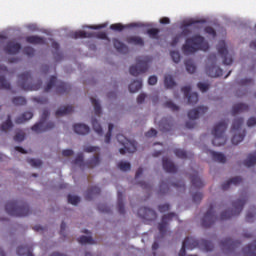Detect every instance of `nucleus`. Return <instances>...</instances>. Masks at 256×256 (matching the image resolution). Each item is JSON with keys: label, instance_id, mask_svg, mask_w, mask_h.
Masks as SVG:
<instances>
[{"label": "nucleus", "instance_id": "obj_5", "mask_svg": "<svg viewBox=\"0 0 256 256\" xmlns=\"http://www.w3.org/2000/svg\"><path fill=\"white\" fill-rule=\"evenodd\" d=\"M247 203V196H244L232 203V209L223 211L220 215V221H227V219H231V217H237L243 211V207Z\"/></svg>", "mask_w": 256, "mask_h": 256}, {"label": "nucleus", "instance_id": "obj_6", "mask_svg": "<svg viewBox=\"0 0 256 256\" xmlns=\"http://www.w3.org/2000/svg\"><path fill=\"white\" fill-rule=\"evenodd\" d=\"M153 61L151 56H140L136 58V65L130 67V75L138 77L141 73H146L149 69V64Z\"/></svg>", "mask_w": 256, "mask_h": 256}, {"label": "nucleus", "instance_id": "obj_14", "mask_svg": "<svg viewBox=\"0 0 256 256\" xmlns=\"http://www.w3.org/2000/svg\"><path fill=\"white\" fill-rule=\"evenodd\" d=\"M188 240V245H193V241L195 243H197L195 245V248L196 247H199L200 249H202V251H206V253H208V251H213V243L211 241H207V240H197L193 237H186L184 239V241H187Z\"/></svg>", "mask_w": 256, "mask_h": 256}, {"label": "nucleus", "instance_id": "obj_22", "mask_svg": "<svg viewBox=\"0 0 256 256\" xmlns=\"http://www.w3.org/2000/svg\"><path fill=\"white\" fill-rule=\"evenodd\" d=\"M113 45L118 53H123L124 55H127V53H129V47L125 45V43L119 41V39L114 38Z\"/></svg>", "mask_w": 256, "mask_h": 256}, {"label": "nucleus", "instance_id": "obj_61", "mask_svg": "<svg viewBox=\"0 0 256 256\" xmlns=\"http://www.w3.org/2000/svg\"><path fill=\"white\" fill-rule=\"evenodd\" d=\"M170 55L172 57V61H174V63H179V61H181V54L177 51H172L170 52Z\"/></svg>", "mask_w": 256, "mask_h": 256}, {"label": "nucleus", "instance_id": "obj_47", "mask_svg": "<svg viewBox=\"0 0 256 256\" xmlns=\"http://www.w3.org/2000/svg\"><path fill=\"white\" fill-rule=\"evenodd\" d=\"M78 242L81 245H87V243L90 244V245H93L95 243V241L93 240V238L91 236H81L78 239Z\"/></svg>", "mask_w": 256, "mask_h": 256}, {"label": "nucleus", "instance_id": "obj_54", "mask_svg": "<svg viewBox=\"0 0 256 256\" xmlns=\"http://www.w3.org/2000/svg\"><path fill=\"white\" fill-rule=\"evenodd\" d=\"M118 169L120 171H131V163L121 161L118 163Z\"/></svg>", "mask_w": 256, "mask_h": 256}, {"label": "nucleus", "instance_id": "obj_13", "mask_svg": "<svg viewBox=\"0 0 256 256\" xmlns=\"http://www.w3.org/2000/svg\"><path fill=\"white\" fill-rule=\"evenodd\" d=\"M213 209L214 206L211 204L202 218L201 224L205 229H209V227L215 225V222L217 221V215H215V211Z\"/></svg>", "mask_w": 256, "mask_h": 256}, {"label": "nucleus", "instance_id": "obj_37", "mask_svg": "<svg viewBox=\"0 0 256 256\" xmlns=\"http://www.w3.org/2000/svg\"><path fill=\"white\" fill-rule=\"evenodd\" d=\"M9 129H13V122L11 121V115H8L7 120L0 126V131L7 133Z\"/></svg>", "mask_w": 256, "mask_h": 256}, {"label": "nucleus", "instance_id": "obj_11", "mask_svg": "<svg viewBox=\"0 0 256 256\" xmlns=\"http://www.w3.org/2000/svg\"><path fill=\"white\" fill-rule=\"evenodd\" d=\"M209 111V108L205 106H199L196 109H192L188 111V118L190 119L188 122H186L187 129H195V126L197 125L195 123V119H199V115H205Z\"/></svg>", "mask_w": 256, "mask_h": 256}, {"label": "nucleus", "instance_id": "obj_62", "mask_svg": "<svg viewBox=\"0 0 256 256\" xmlns=\"http://www.w3.org/2000/svg\"><path fill=\"white\" fill-rule=\"evenodd\" d=\"M110 29L112 31H123V29H125V25L121 23L112 24L110 25Z\"/></svg>", "mask_w": 256, "mask_h": 256}, {"label": "nucleus", "instance_id": "obj_39", "mask_svg": "<svg viewBox=\"0 0 256 256\" xmlns=\"http://www.w3.org/2000/svg\"><path fill=\"white\" fill-rule=\"evenodd\" d=\"M164 85H165L166 89H173V87H175V85H177V83L173 79V76L166 75L164 77Z\"/></svg>", "mask_w": 256, "mask_h": 256}, {"label": "nucleus", "instance_id": "obj_10", "mask_svg": "<svg viewBox=\"0 0 256 256\" xmlns=\"http://www.w3.org/2000/svg\"><path fill=\"white\" fill-rule=\"evenodd\" d=\"M208 61L211 63L210 66L206 67L208 77H223V69L217 66V54H210Z\"/></svg>", "mask_w": 256, "mask_h": 256}, {"label": "nucleus", "instance_id": "obj_28", "mask_svg": "<svg viewBox=\"0 0 256 256\" xmlns=\"http://www.w3.org/2000/svg\"><path fill=\"white\" fill-rule=\"evenodd\" d=\"M244 256H256V240L242 249Z\"/></svg>", "mask_w": 256, "mask_h": 256}, {"label": "nucleus", "instance_id": "obj_32", "mask_svg": "<svg viewBox=\"0 0 256 256\" xmlns=\"http://www.w3.org/2000/svg\"><path fill=\"white\" fill-rule=\"evenodd\" d=\"M100 193H101V188H99L97 186H93L87 190L85 199H86V201H91V199H93L94 195H100Z\"/></svg>", "mask_w": 256, "mask_h": 256}, {"label": "nucleus", "instance_id": "obj_18", "mask_svg": "<svg viewBox=\"0 0 256 256\" xmlns=\"http://www.w3.org/2000/svg\"><path fill=\"white\" fill-rule=\"evenodd\" d=\"M138 216L141 217V219H149V217H151L152 219H157V213L155 212V210L147 207L139 208Z\"/></svg>", "mask_w": 256, "mask_h": 256}, {"label": "nucleus", "instance_id": "obj_17", "mask_svg": "<svg viewBox=\"0 0 256 256\" xmlns=\"http://www.w3.org/2000/svg\"><path fill=\"white\" fill-rule=\"evenodd\" d=\"M184 97L188 98V105H196L199 101V94L197 92L191 93V86H184L181 88Z\"/></svg>", "mask_w": 256, "mask_h": 256}, {"label": "nucleus", "instance_id": "obj_24", "mask_svg": "<svg viewBox=\"0 0 256 256\" xmlns=\"http://www.w3.org/2000/svg\"><path fill=\"white\" fill-rule=\"evenodd\" d=\"M159 127L163 132L171 131L173 129V120L171 118H164L160 121Z\"/></svg>", "mask_w": 256, "mask_h": 256}, {"label": "nucleus", "instance_id": "obj_57", "mask_svg": "<svg viewBox=\"0 0 256 256\" xmlns=\"http://www.w3.org/2000/svg\"><path fill=\"white\" fill-rule=\"evenodd\" d=\"M14 141H16V143H21L25 141V132L23 131L17 132L14 136Z\"/></svg>", "mask_w": 256, "mask_h": 256}, {"label": "nucleus", "instance_id": "obj_1", "mask_svg": "<svg viewBox=\"0 0 256 256\" xmlns=\"http://www.w3.org/2000/svg\"><path fill=\"white\" fill-rule=\"evenodd\" d=\"M208 49L209 43L200 35L186 39L185 44L182 46L184 55H193V53H197V51H208Z\"/></svg>", "mask_w": 256, "mask_h": 256}, {"label": "nucleus", "instance_id": "obj_64", "mask_svg": "<svg viewBox=\"0 0 256 256\" xmlns=\"http://www.w3.org/2000/svg\"><path fill=\"white\" fill-rule=\"evenodd\" d=\"M83 159H84L83 154H78L76 156V158L74 159L73 164L80 165V167H81L83 165Z\"/></svg>", "mask_w": 256, "mask_h": 256}, {"label": "nucleus", "instance_id": "obj_34", "mask_svg": "<svg viewBox=\"0 0 256 256\" xmlns=\"http://www.w3.org/2000/svg\"><path fill=\"white\" fill-rule=\"evenodd\" d=\"M126 41L129 45H139V47H143L145 45V41H143V38L139 36H130Z\"/></svg>", "mask_w": 256, "mask_h": 256}, {"label": "nucleus", "instance_id": "obj_48", "mask_svg": "<svg viewBox=\"0 0 256 256\" xmlns=\"http://www.w3.org/2000/svg\"><path fill=\"white\" fill-rule=\"evenodd\" d=\"M243 126V118H236L232 123V131H239Z\"/></svg>", "mask_w": 256, "mask_h": 256}, {"label": "nucleus", "instance_id": "obj_59", "mask_svg": "<svg viewBox=\"0 0 256 256\" xmlns=\"http://www.w3.org/2000/svg\"><path fill=\"white\" fill-rule=\"evenodd\" d=\"M203 200V193L201 192H196L192 195V201L193 203H201Z\"/></svg>", "mask_w": 256, "mask_h": 256}, {"label": "nucleus", "instance_id": "obj_44", "mask_svg": "<svg viewBox=\"0 0 256 256\" xmlns=\"http://www.w3.org/2000/svg\"><path fill=\"white\" fill-rule=\"evenodd\" d=\"M92 127L95 133L98 135H103V127H101V124L95 118L92 119Z\"/></svg>", "mask_w": 256, "mask_h": 256}, {"label": "nucleus", "instance_id": "obj_20", "mask_svg": "<svg viewBox=\"0 0 256 256\" xmlns=\"http://www.w3.org/2000/svg\"><path fill=\"white\" fill-rule=\"evenodd\" d=\"M162 165H163V169L164 171H166V173H177V166L171 162V160H169V158L164 157L162 159Z\"/></svg>", "mask_w": 256, "mask_h": 256}, {"label": "nucleus", "instance_id": "obj_3", "mask_svg": "<svg viewBox=\"0 0 256 256\" xmlns=\"http://www.w3.org/2000/svg\"><path fill=\"white\" fill-rule=\"evenodd\" d=\"M43 81L38 80L37 83H33V77H31V72H24L18 75V86L22 91H39L42 87Z\"/></svg>", "mask_w": 256, "mask_h": 256}, {"label": "nucleus", "instance_id": "obj_41", "mask_svg": "<svg viewBox=\"0 0 256 256\" xmlns=\"http://www.w3.org/2000/svg\"><path fill=\"white\" fill-rule=\"evenodd\" d=\"M245 167H253L256 165V151L248 155V158L244 161Z\"/></svg>", "mask_w": 256, "mask_h": 256}, {"label": "nucleus", "instance_id": "obj_43", "mask_svg": "<svg viewBox=\"0 0 256 256\" xmlns=\"http://www.w3.org/2000/svg\"><path fill=\"white\" fill-rule=\"evenodd\" d=\"M256 217V207L253 206L246 214V221L247 223H253Z\"/></svg>", "mask_w": 256, "mask_h": 256}, {"label": "nucleus", "instance_id": "obj_40", "mask_svg": "<svg viewBox=\"0 0 256 256\" xmlns=\"http://www.w3.org/2000/svg\"><path fill=\"white\" fill-rule=\"evenodd\" d=\"M74 39H87L93 37V33H88L83 30L76 31L73 34Z\"/></svg>", "mask_w": 256, "mask_h": 256}, {"label": "nucleus", "instance_id": "obj_35", "mask_svg": "<svg viewBox=\"0 0 256 256\" xmlns=\"http://www.w3.org/2000/svg\"><path fill=\"white\" fill-rule=\"evenodd\" d=\"M70 113H73V106H64L60 107L55 115L56 117H63L64 115H69Z\"/></svg>", "mask_w": 256, "mask_h": 256}, {"label": "nucleus", "instance_id": "obj_51", "mask_svg": "<svg viewBox=\"0 0 256 256\" xmlns=\"http://www.w3.org/2000/svg\"><path fill=\"white\" fill-rule=\"evenodd\" d=\"M91 103L94 107L95 115H101V104L95 98H91Z\"/></svg>", "mask_w": 256, "mask_h": 256}, {"label": "nucleus", "instance_id": "obj_30", "mask_svg": "<svg viewBox=\"0 0 256 256\" xmlns=\"http://www.w3.org/2000/svg\"><path fill=\"white\" fill-rule=\"evenodd\" d=\"M27 43H30L31 45H45V38L41 36H28L26 37Z\"/></svg>", "mask_w": 256, "mask_h": 256}, {"label": "nucleus", "instance_id": "obj_42", "mask_svg": "<svg viewBox=\"0 0 256 256\" xmlns=\"http://www.w3.org/2000/svg\"><path fill=\"white\" fill-rule=\"evenodd\" d=\"M246 131L243 130L241 134H235L232 137V144L233 145H239V143H241V141H243V139H245V135H246Z\"/></svg>", "mask_w": 256, "mask_h": 256}, {"label": "nucleus", "instance_id": "obj_55", "mask_svg": "<svg viewBox=\"0 0 256 256\" xmlns=\"http://www.w3.org/2000/svg\"><path fill=\"white\" fill-rule=\"evenodd\" d=\"M81 202V198L79 196H75V195H68V203H70L71 205H78V203Z\"/></svg>", "mask_w": 256, "mask_h": 256}, {"label": "nucleus", "instance_id": "obj_45", "mask_svg": "<svg viewBox=\"0 0 256 256\" xmlns=\"http://www.w3.org/2000/svg\"><path fill=\"white\" fill-rule=\"evenodd\" d=\"M174 154L176 155V157H178L179 159H188V157H193V154H187V152L183 149H175L174 150Z\"/></svg>", "mask_w": 256, "mask_h": 256}, {"label": "nucleus", "instance_id": "obj_25", "mask_svg": "<svg viewBox=\"0 0 256 256\" xmlns=\"http://www.w3.org/2000/svg\"><path fill=\"white\" fill-rule=\"evenodd\" d=\"M243 179L239 176H236L228 181H226L225 183L222 184L221 189L222 191H227V189H229V187H231V185H239L240 183H242Z\"/></svg>", "mask_w": 256, "mask_h": 256}, {"label": "nucleus", "instance_id": "obj_29", "mask_svg": "<svg viewBox=\"0 0 256 256\" xmlns=\"http://www.w3.org/2000/svg\"><path fill=\"white\" fill-rule=\"evenodd\" d=\"M30 119H33V112H24L22 115H20L19 117H17L15 119V123L17 125H21L23 123H26V121H29Z\"/></svg>", "mask_w": 256, "mask_h": 256}, {"label": "nucleus", "instance_id": "obj_58", "mask_svg": "<svg viewBox=\"0 0 256 256\" xmlns=\"http://www.w3.org/2000/svg\"><path fill=\"white\" fill-rule=\"evenodd\" d=\"M164 106L167 107V109H171V111H179V106H177L173 101L169 100L164 103Z\"/></svg>", "mask_w": 256, "mask_h": 256}, {"label": "nucleus", "instance_id": "obj_23", "mask_svg": "<svg viewBox=\"0 0 256 256\" xmlns=\"http://www.w3.org/2000/svg\"><path fill=\"white\" fill-rule=\"evenodd\" d=\"M205 153H208V155H211L213 161H216L217 163H225L227 161V158L221 152L206 150Z\"/></svg>", "mask_w": 256, "mask_h": 256}, {"label": "nucleus", "instance_id": "obj_8", "mask_svg": "<svg viewBox=\"0 0 256 256\" xmlns=\"http://www.w3.org/2000/svg\"><path fill=\"white\" fill-rule=\"evenodd\" d=\"M49 117V110L44 109L41 115L40 122L34 124L32 126V131L35 133H45L46 131H51V129H55L54 122H47V118Z\"/></svg>", "mask_w": 256, "mask_h": 256}, {"label": "nucleus", "instance_id": "obj_63", "mask_svg": "<svg viewBox=\"0 0 256 256\" xmlns=\"http://www.w3.org/2000/svg\"><path fill=\"white\" fill-rule=\"evenodd\" d=\"M28 163L32 167H41V165H43V162L39 159H28Z\"/></svg>", "mask_w": 256, "mask_h": 256}, {"label": "nucleus", "instance_id": "obj_53", "mask_svg": "<svg viewBox=\"0 0 256 256\" xmlns=\"http://www.w3.org/2000/svg\"><path fill=\"white\" fill-rule=\"evenodd\" d=\"M147 34L151 39H159V29L158 28H151L147 30Z\"/></svg>", "mask_w": 256, "mask_h": 256}, {"label": "nucleus", "instance_id": "obj_19", "mask_svg": "<svg viewBox=\"0 0 256 256\" xmlns=\"http://www.w3.org/2000/svg\"><path fill=\"white\" fill-rule=\"evenodd\" d=\"M5 53L8 55H17L19 51H21V44L14 43V42H8L6 46L4 47Z\"/></svg>", "mask_w": 256, "mask_h": 256}, {"label": "nucleus", "instance_id": "obj_49", "mask_svg": "<svg viewBox=\"0 0 256 256\" xmlns=\"http://www.w3.org/2000/svg\"><path fill=\"white\" fill-rule=\"evenodd\" d=\"M0 89H11V83L3 75H0Z\"/></svg>", "mask_w": 256, "mask_h": 256}, {"label": "nucleus", "instance_id": "obj_12", "mask_svg": "<svg viewBox=\"0 0 256 256\" xmlns=\"http://www.w3.org/2000/svg\"><path fill=\"white\" fill-rule=\"evenodd\" d=\"M217 51L220 57H222L224 65H231L233 63V55L229 54L225 40H220L218 42Z\"/></svg>", "mask_w": 256, "mask_h": 256}, {"label": "nucleus", "instance_id": "obj_27", "mask_svg": "<svg viewBox=\"0 0 256 256\" xmlns=\"http://www.w3.org/2000/svg\"><path fill=\"white\" fill-rule=\"evenodd\" d=\"M197 245V242L193 241L192 244H189V240H184L182 243V248L180 249L179 256H185L187 255L186 249L193 250L195 249V246Z\"/></svg>", "mask_w": 256, "mask_h": 256}, {"label": "nucleus", "instance_id": "obj_2", "mask_svg": "<svg viewBox=\"0 0 256 256\" xmlns=\"http://www.w3.org/2000/svg\"><path fill=\"white\" fill-rule=\"evenodd\" d=\"M5 211L11 217H27L31 213L29 209V204L26 202L19 201H8L5 205Z\"/></svg>", "mask_w": 256, "mask_h": 256}, {"label": "nucleus", "instance_id": "obj_9", "mask_svg": "<svg viewBox=\"0 0 256 256\" xmlns=\"http://www.w3.org/2000/svg\"><path fill=\"white\" fill-rule=\"evenodd\" d=\"M116 139L120 145H123L124 147L119 149L121 155H125V153H135V151H137V142L130 141L123 134H118Z\"/></svg>", "mask_w": 256, "mask_h": 256}, {"label": "nucleus", "instance_id": "obj_56", "mask_svg": "<svg viewBox=\"0 0 256 256\" xmlns=\"http://www.w3.org/2000/svg\"><path fill=\"white\" fill-rule=\"evenodd\" d=\"M113 128H114V125L110 123L108 125V132L105 135V143L107 144L111 143V135L113 133Z\"/></svg>", "mask_w": 256, "mask_h": 256}, {"label": "nucleus", "instance_id": "obj_31", "mask_svg": "<svg viewBox=\"0 0 256 256\" xmlns=\"http://www.w3.org/2000/svg\"><path fill=\"white\" fill-rule=\"evenodd\" d=\"M244 111H249L247 104L238 103L232 107V115H238V113H244Z\"/></svg>", "mask_w": 256, "mask_h": 256}, {"label": "nucleus", "instance_id": "obj_50", "mask_svg": "<svg viewBox=\"0 0 256 256\" xmlns=\"http://www.w3.org/2000/svg\"><path fill=\"white\" fill-rule=\"evenodd\" d=\"M12 103L13 105H16V106L27 105V100L25 99V97L18 96L12 99Z\"/></svg>", "mask_w": 256, "mask_h": 256}, {"label": "nucleus", "instance_id": "obj_52", "mask_svg": "<svg viewBox=\"0 0 256 256\" xmlns=\"http://www.w3.org/2000/svg\"><path fill=\"white\" fill-rule=\"evenodd\" d=\"M160 195H165V193H169V180L167 182H161L160 183Z\"/></svg>", "mask_w": 256, "mask_h": 256}, {"label": "nucleus", "instance_id": "obj_38", "mask_svg": "<svg viewBox=\"0 0 256 256\" xmlns=\"http://www.w3.org/2000/svg\"><path fill=\"white\" fill-rule=\"evenodd\" d=\"M101 163V158L99 157V154H96L91 160L85 163L86 167L88 169H93V167H97Z\"/></svg>", "mask_w": 256, "mask_h": 256}, {"label": "nucleus", "instance_id": "obj_4", "mask_svg": "<svg viewBox=\"0 0 256 256\" xmlns=\"http://www.w3.org/2000/svg\"><path fill=\"white\" fill-rule=\"evenodd\" d=\"M225 131H227V121L223 120L216 124L212 130V135L214 136L212 144L214 147H221L227 143V136H225Z\"/></svg>", "mask_w": 256, "mask_h": 256}, {"label": "nucleus", "instance_id": "obj_46", "mask_svg": "<svg viewBox=\"0 0 256 256\" xmlns=\"http://www.w3.org/2000/svg\"><path fill=\"white\" fill-rule=\"evenodd\" d=\"M186 71L190 74L195 73L197 71V67L193 63V60H186L185 62Z\"/></svg>", "mask_w": 256, "mask_h": 256}, {"label": "nucleus", "instance_id": "obj_16", "mask_svg": "<svg viewBox=\"0 0 256 256\" xmlns=\"http://www.w3.org/2000/svg\"><path fill=\"white\" fill-rule=\"evenodd\" d=\"M239 245H241V242L235 241L231 238H225L222 241H220V247L222 251H228V252L235 251V249H237Z\"/></svg>", "mask_w": 256, "mask_h": 256}, {"label": "nucleus", "instance_id": "obj_15", "mask_svg": "<svg viewBox=\"0 0 256 256\" xmlns=\"http://www.w3.org/2000/svg\"><path fill=\"white\" fill-rule=\"evenodd\" d=\"M173 217H177V214L171 212L162 217L161 223L158 224V230L161 237H165V233H167V227L169 226V221H171Z\"/></svg>", "mask_w": 256, "mask_h": 256}, {"label": "nucleus", "instance_id": "obj_36", "mask_svg": "<svg viewBox=\"0 0 256 256\" xmlns=\"http://www.w3.org/2000/svg\"><path fill=\"white\" fill-rule=\"evenodd\" d=\"M141 87H143V80H135L129 85L128 89L130 93H137Z\"/></svg>", "mask_w": 256, "mask_h": 256}, {"label": "nucleus", "instance_id": "obj_7", "mask_svg": "<svg viewBox=\"0 0 256 256\" xmlns=\"http://www.w3.org/2000/svg\"><path fill=\"white\" fill-rule=\"evenodd\" d=\"M53 87H55V91L58 95H65V93H69L71 91V85L58 80L55 76L50 77V80L44 89L45 93H49Z\"/></svg>", "mask_w": 256, "mask_h": 256}, {"label": "nucleus", "instance_id": "obj_21", "mask_svg": "<svg viewBox=\"0 0 256 256\" xmlns=\"http://www.w3.org/2000/svg\"><path fill=\"white\" fill-rule=\"evenodd\" d=\"M190 179H191L192 187H194L195 189H201V188L205 187V183L199 177V173L198 172H194L190 176Z\"/></svg>", "mask_w": 256, "mask_h": 256}, {"label": "nucleus", "instance_id": "obj_26", "mask_svg": "<svg viewBox=\"0 0 256 256\" xmlns=\"http://www.w3.org/2000/svg\"><path fill=\"white\" fill-rule=\"evenodd\" d=\"M74 131L77 133V135H87L89 131H91V128L85 124H75L73 126Z\"/></svg>", "mask_w": 256, "mask_h": 256}, {"label": "nucleus", "instance_id": "obj_60", "mask_svg": "<svg viewBox=\"0 0 256 256\" xmlns=\"http://www.w3.org/2000/svg\"><path fill=\"white\" fill-rule=\"evenodd\" d=\"M24 55H27L28 57H33L35 55V49L31 46H26L23 49Z\"/></svg>", "mask_w": 256, "mask_h": 256}, {"label": "nucleus", "instance_id": "obj_33", "mask_svg": "<svg viewBox=\"0 0 256 256\" xmlns=\"http://www.w3.org/2000/svg\"><path fill=\"white\" fill-rule=\"evenodd\" d=\"M117 210L120 215H125V203L123 202V192L118 191Z\"/></svg>", "mask_w": 256, "mask_h": 256}]
</instances>
